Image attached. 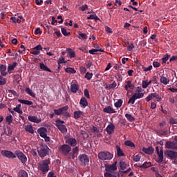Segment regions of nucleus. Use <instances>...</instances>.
<instances>
[{"instance_id": "1a4fd4ad", "label": "nucleus", "mask_w": 177, "mask_h": 177, "mask_svg": "<svg viewBox=\"0 0 177 177\" xmlns=\"http://www.w3.org/2000/svg\"><path fill=\"white\" fill-rule=\"evenodd\" d=\"M156 154H158L159 159L157 160V162H162L164 161V151L162 149L160 150L158 147H156Z\"/></svg>"}, {"instance_id": "864d4df0", "label": "nucleus", "mask_w": 177, "mask_h": 177, "mask_svg": "<svg viewBox=\"0 0 177 177\" xmlns=\"http://www.w3.org/2000/svg\"><path fill=\"white\" fill-rule=\"evenodd\" d=\"M79 35H80L79 37L80 39H81V38L82 39H86V38H88V36L85 33L79 32Z\"/></svg>"}, {"instance_id": "f03ea898", "label": "nucleus", "mask_w": 177, "mask_h": 177, "mask_svg": "<svg viewBox=\"0 0 177 177\" xmlns=\"http://www.w3.org/2000/svg\"><path fill=\"white\" fill-rule=\"evenodd\" d=\"M97 157L102 161H110V160H112L113 155L109 151H100L98 153Z\"/></svg>"}, {"instance_id": "de8ad7c7", "label": "nucleus", "mask_w": 177, "mask_h": 177, "mask_svg": "<svg viewBox=\"0 0 177 177\" xmlns=\"http://www.w3.org/2000/svg\"><path fill=\"white\" fill-rule=\"evenodd\" d=\"M124 145L126 146H129V147H135V144L131 140L126 141Z\"/></svg>"}, {"instance_id": "bb28decb", "label": "nucleus", "mask_w": 177, "mask_h": 177, "mask_svg": "<svg viewBox=\"0 0 177 177\" xmlns=\"http://www.w3.org/2000/svg\"><path fill=\"white\" fill-rule=\"evenodd\" d=\"M39 67L41 70H43V71H48V73H52V71L49 68H48V66L44 63H40Z\"/></svg>"}, {"instance_id": "7c9ffc66", "label": "nucleus", "mask_w": 177, "mask_h": 177, "mask_svg": "<svg viewBox=\"0 0 177 177\" xmlns=\"http://www.w3.org/2000/svg\"><path fill=\"white\" fill-rule=\"evenodd\" d=\"M25 131H26V132H29V133H34V128L31 125L25 126Z\"/></svg>"}, {"instance_id": "5fc2aeb1", "label": "nucleus", "mask_w": 177, "mask_h": 177, "mask_svg": "<svg viewBox=\"0 0 177 177\" xmlns=\"http://www.w3.org/2000/svg\"><path fill=\"white\" fill-rule=\"evenodd\" d=\"M135 100H136V99L135 98V97L133 95H132L129 101H128V104H129L130 103H131L132 104H135Z\"/></svg>"}, {"instance_id": "69168bd1", "label": "nucleus", "mask_w": 177, "mask_h": 177, "mask_svg": "<svg viewBox=\"0 0 177 177\" xmlns=\"http://www.w3.org/2000/svg\"><path fill=\"white\" fill-rule=\"evenodd\" d=\"M56 124L55 125H62V124H64V121L61 120L60 119H57L56 121Z\"/></svg>"}, {"instance_id": "20e7f679", "label": "nucleus", "mask_w": 177, "mask_h": 177, "mask_svg": "<svg viewBox=\"0 0 177 177\" xmlns=\"http://www.w3.org/2000/svg\"><path fill=\"white\" fill-rule=\"evenodd\" d=\"M37 153L41 158L46 157V156H49V153H50V149H49L47 145H42L37 151Z\"/></svg>"}, {"instance_id": "5701e85b", "label": "nucleus", "mask_w": 177, "mask_h": 177, "mask_svg": "<svg viewBox=\"0 0 177 177\" xmlns=\"http://www.w3.org/2000/svg\"><path fill=\"white\" fill-rule=\"evenodd\" d=\"M66 143L70 145V146L75 147V146H77V140H75V138H69L67 140Z\"/></svg>"}, {"instance_id": "dca6fc26", "label": "nucleus", "mask_w": 177, "mask_h": 177, "mask_svg": "<svg viewBox=\"0 0 177 177\" xmlns=\"http://www.w3.org/2000/svg\"><path fill=\"white\" fill-rule=\"evenodd\" d=\"M6 65L0 64V73L3 77H6L8 75V72L6 71Z\"/></svg>"}, {"instance_id": "79ce46f5", "label": "nucleus", "mask_w": 177, "mask_h": 177, "mask_svg": "<svg viewBox=\"0 0 177 177\" xmlns=\"http://www.w3.org/2000/svg\"><path fill=\"white\" fill-rule=\"evenodd\" d=\"M66 73H69L70 74H75L77 71L73 68H66L65 69Z\"/></svg>"}, {"instance_id": "2eb2a0df", "label": "nucleus", "mask_w": 177, "mask_h": 177, "mask_svg": "<svg viewBox=\"0 0 177 177\" xmlns=\"http://www.w3.org/2000/svg\"><path fill=\"white\" fill-rule=\"evenodd\" d=\"M46 132H48V129H46L45 127H40L37 129V133L41 136V138L46 136Z\"/></svg>"}, {"instance_id": "9d476101", "label": "nucleus", "mask_w": 177, "mask_h": 177, "mask_svg": "<svg viewBox=\"0 0 177 177\" xmlns=\"http://www.w3.org/2000/svg\"><path fill=\"white\" fill-rule=\"evenodd\" d=\"M79 160L82 164H83L84 166L87 165V164L89 162V157H88L86 154H81L78 157Z\"/></svg>"}, {"instance_id": "e2e57ef3", "label": "nucleus", "mask_w": 177, "mask_h": 177, "mask_svg": "<svg viewBox=\"0 0 177 177\" xmlns=\"http://www.w3.org/2000/svg\"><path fill=\"white\" fill-rule=\"evenodd\" d=\"M63 63H67V62L64 60V57L59 58L58 59V64H63Z\"/></svg>"}, {"instance_id": "8fccbe9b", "label": "nucleus", "mask_w": 177, "mask_h": 177, "mask_svg": "<svg viewBox=\"0 0 177 177\" xmlns=\"http://www.w3.org/2000/svg\"><path fill=\"white\" fill-rule=\"evenodd\" d=\"M61 31L63 35H64V37H68V35H70V32H68L67 30H66V28H62Z\"/></svg>"}, {"instance_id": "338daca9", "label": "nucleus", "mask_w": 177, "mask_h": 177, "mask_svg": "<svg viewBox=\"0 0 177 177\" xmlns=\"http://www.w3.org/2000/svg\"><path fill=\"white\" fill-rule=\"evenodd\" d=\"M151 81H152V82H153V84H157V82L158 81V77L157 76H153L152 77Z\"/></svg>"}, {"instance_id": "bf43d9fd", "label": "nucleus", "mask_w": 177, "mask_h": 177, "mask_svg": "<svg viewBox=\"0 0 177 177\" xmlns=\"http://www.w3.org/2000/svg\"><path fill=\"white\" fill-rule=\"evenodd\" d=\"M54 113H55V114L56 115H63V114L62 113V111L60 110V109L54 110Z\"/></svg>"}, {"instance_id": "4be33fe9", "label": "nucleus", "mask_w": 177, "mask_h": 177, "mask_svg": "<svg viewBox=\"0 0 177 177\" xmlns=\"http://www.w3.org/2000/svg\"><path fill=\"white\" fill-rule=\"evenodd\" d=\"M103 111L104 113H106L107 114H113V113H115V111H114V109H113L110 106H108L107 107L104 108Z\"/></svg>"}, {"instance_id": "423d86ee", "label": "nucleus", "mask_w": 177, "mask_h": 177, "mask_svg": "<svg viewBox=\"0 0 177 177\" xmlns=\"http://www.w3.org/2000/svg\"><path fill=\"white\" fill-rule=\"evenodd\" d=\"M106 174H113L114 171H117V162H113L111 165H105Z\"/></svg>"}, {"instance_id": "6e6d98bb", "label": "nucleus", "mask_w": 177, "mask_h": 177, "mask_svg": "<svg viewBox=\"0 0 177 177\" xmlns=\"http://www.w3.org/2000/svg\"><path fill=\"white\" fill-rule=\"evenodd\" d=\"M133 160L136 162H138V161H140V156L139 154L134 156Z\"/></svg>"}, {"instance_id": "9b49d317", "label": "nucleus", "mask_w": 177, "mask_h": 177, "mask_svg": "<svg viewBox=\"0 0 177 177\" xmlns=\"http://www.w3.org/2000/svg\"><path fill=\"white\" fill-rule=\"evenodd\" d=\"M42 46L41 44L37 45L30 50V53L35 55V56H38L41 53L40 50H42Z\"/></svg>"}, {"instance_id": "72a5a7b5", "label": "nucleus", "mask_w": 177, "mask_h": 177, "mask_svg": "<svg viewBox=\"0 0 177 177\" xmlns=\"http://www.w3.org/2000/svg\"><path fill=\"white\" fill-rule=\"evenodd\" d=\"M25 92H26L28 95H29V96H31L32 97H35V93H34V92H32L30 88L27 87V88L25 89Z\"/></svg>"}, {"instance_id": "aec40b11", "label": "nucleus", "mask_w": 177, "mask_h": 177, "mask_svg": "<svg viewBox=\"0 0 177 177\" xmlns=\"http://www.w3.org/2000/svg\"><path fill=\"white\" fill-rule=\"evenodd\" d=\"M28 120L30 121V122H35L36 124H39L41 122V119H38L37 116H32V115H29L28 117Z\"/></svg>"}, {"instance_id": "f704fd0d", "label": "nucleus", "mask_w": 177, "mask_h": 177, "mask_svg": "<svg viewBox=\"0 0 177 177\" xmlns=\"http://www.w3.org/2000/svg\"><path fill=\"white\" fill-rule=\"evenodd\" d=\"M156 132H157V133L159 136H167L168 135V131L167 130H165V131L159 130Z\"/></svg>"}, {"instance_id": "c9c22d12", "label": "nucleus", "mask_w": 177, "mask_h": 177, "mask_svg": "<svg viewBox=\"0 0 177 177\" xmlns=\"http://www.w3.org/2000/svg\"><path fill=\"white\" fill-rule=\"evenodd\" d=\"M125 117H126L127 120H128V121H129V122H133V121H135V118H133V116H132V115H131L129 113H126Z\"/></svg>"}, {"instance_id": "603ef678", "label": "nucleus", "mask_w": 177, "mask_h": 177, "mask_svg": "<svg viewBox=\"0 0 177 177\" xmlns=\"http://www.w3.org/2000/svg\"><path fill=\"white\" fill-rule=\"evenodd\" d=\"M59 110H61L62 114H64V113L68 110V106H65L62 108H59Z\"/></svg>"}, {"instance_id": "393cba45", "label": "nucleus", "mask_w": 177, "mask_h": 177, "mask_svg": "<svg viewBox=\"0 0 177 177\" xmlns=\"http://www.w3.org/2000/svg\"><path fill=\"white\" fill-rule=\"evenodd\" d=\"M116 151L118 157H124L125 156L124 151H122V149H121V147L118 145H116Z\"/></svg>"}, {"instance_id": "c85d7f7f", "label": "nucleus", "mask_w": 177, "mask_h": 177, "mask_svg": "<svg viewBox=\"0 0 177 177\" xmlns=\"http://www.w3.org/2000/svg\"><path fill=\"white\" fill-rule=\"evenodd\" d=\"M18 102L22 104H26L27 106H31L33 104L32 101H28L27 100H18Z\"/></svg>"}, {"instance_id": "680f3d73", "label": "nucleus", "mask_w": 177, "mask_h": 177, "mask_svg": "<svg viewBox=\"0 0 177 177\" xmlns=\"http://www.w3.org/2000/svg\"><path fill=\"white\" fill-rule=\"evenodd\" d=\"M84 96H86L87 97V99H89L91 97V96L89 95V91H88V89H84Z\"/></svg>"}, {"instance_id": "4d7b16f0", "label": "nucleus", "mask_w": 177, "mask_h": 177, "mask_svg": "<svg viewBox=\"0 0 177 177\" xmlns=\"http://www.w3.org/2000/svg\"><path fill=\"white\" fill-rule=\"evenodd\" d=\"M149 86V84L147 83V80H143L142 83V86L144 89H146L147 86Z\"/></svg>"}, {"instance_id": "f3484780", "label": "nucleus", "mask_w": 177, "mask_h": 177, "mask_svg": "<svg viewBox=\"0 0 177 177\" xmlns=\"http://www.w3.org/2000/svg\"><path fill=\"white\" fill-rule=\"evenodd\" d=\"M73 115L75 120H78L79 118H83L84 112H82V111H75L73 113Z\"/></svg>"}, {"instance_id": "a18cd8bd", "label": "nucleus", "mask_w": 177, "mask_h": 177, "mask_svg": "<svg viewBox=\"0 0 177 177\" xmlns=\"http://www.w3.org/2000/svg\"><path fill=\"white\" fill-rule=\"evenodd\" d=\"M6 79L3 77V76L0 75V86L6 85Z\"/></svg>"}, {"instance_id": "4c0bfd02", "label": "nucleus", "mask_w": 177, "mask_h": 177, "mask_svg": "<svg viewBox=\"0 0 177 177\" xmlns=\"http://www.w3.org/2000/svg\"><path fill=\"white\" fill-rule=\"evenodd\" d=\"M117 86V82L114 81L112 84L106 86V89H114Z\"/></svg>"}, {"instance_id": "ea45409f", "label": "nucleus", "mask_w": 177, "mask_h": 177, "mask_svg": "<svg viewBox=\"0 0 177 177\" xmlns=\"http://www.w3.org/2000/svg\"><path fill=\"white\" fill-rule=\"evenodd\" d=\"M6 122H8V125H10L12 122H13V117L12 116V115H9L8 116H6Z\"/></svg>"}, {"instance_id": "b1692460", "label": "nucleus", "mask_w": 177, "mask_h": 177, "mask_svg": "<svg viewBox=\"0 0 177 177\" xmlns=\"http://www.w3.org/2000/svg\"><path fill=\"white\" fill-rule=\"evenodd\" d=\"M57 128L62 132V133H66L67 132V128L64 124H58L56 125Z\"/></svg>"}, {"instance_id": "a878e982", "label": "nucleus", "mask_w": 177, "mask_h": 177, "mask_svg": "<svg viewBox=\"0 0 177 177\" xmlns=\"http://www.w3.org/2000/svg\"><path fill=\"white\" fill-rule=\"evenodd\" d=\"M160 81L163 85H168V84H169V80L163 75L160 76Z\"/></svg>"}, {"instance_id": "3c124183", "label": "nucleus", "mask_w": 177, "mask_h": 177, "mask_svg": "<svg viewBox=\"0 0 177 177\" xmlns=\"http://www.w3.org/2000/svg\"><path fill=\"white\" fill-rule=\"evenodd\" d=\"M142 68L143 69V71H145V73H147V71H151L152 68H153V66L150 65L148 67H145L142 66Z\"/></svg>"}, {"instance_id": "13d9d810", "label": "nucleus", "mask_w": 177, "mask_h": 177, "mask_svg": "<svg viewBox=\"0 0 177 177\" xmlns=\"http://www.w3.org/2000/svg\"><path fill=\"white\" fill-rule=\"evenodd\" d=\"M8 93H12V95H13L15 96H19V94L15 90L9 89V90H8Z\"/></svg>"}, {"instance_id": "a19ab883", "label": "nucleus", "mask_w": 177, "mask_h": 177, "mask_svg": "<svg viewBox=\"0 0 177 177\" xmlns=\"http://www.w3.org/2000/svg\"><path fill=\"white\" fill-rule=\"evenodd\" d=\"M67 50L69 53V57H71V59L73 57H75V52L73 50V49L67 48Z\"/></svg>"}, {"instance_id": "c03bdc74", "label": "nucleus", "mask_w": 177, "mask_h": 177, "mask_svg": "<svg viewBox=\"0 0 177 177\" xmlns=\"http://www.w3.org/2000/svg\"><path fill=\"white\" fill-rule=\"evenodd\" d=\"M123 101L122 100L120 99L118 100L117 102L114 104L115 107H117L118 109L121 107L122 106Z\"/></svg>"}, {"instance_id": "2f4dec72", "label": "nucleus", "mask_w": 177, "mask_h": 177, "mask_svg": "<svg viewBox=\"0 0 177 177\" xmlns=\"http://www.w3.org/2000/svg\"><path fill=\"white\" fill-rule=\"evenodd\" d=\"M133 96L136 98V100H137V99H142V97H143L145 96V93H135Z\"/></svg>"}, {"instance_id": "ddd939ff", "label": "nucleus", "mask_w": 177, "mask_h": 177, "mask_svg": "<svg viewBox=\"0 0 177 177\" xmlns=\"http://www.w3.org/2000/svg\"><path fill=\"white\" fill-rule=\"evenodd\" d=\"M78 151H80V149L78 148V147H75L72 149V152H70L69 156H68V158L69 159H73L74 160L77 156H78Z\"/></svg>"}, {"instance_id": "473e14b6", "label": "nucleus", "mask_w": 177, "mask_h": 177, "mask_svg": "<svg viewBox=\"0 0 177 177\" xmlns=\"http://www.w3.org/2000/svg\"><path fill=\"white\" fill-rule=\"evenodd\" d=\"M139 168H149L151 167V162H145L142 165H138Z\"/></svg>"}, {"instance_id": "f257e3e1", "label": "nucleus", "mask_w": 177, "mask_h": 177, "mask_svg": "<svg viewBox=\"0 0 177 177\" xmlns=\"http://www.w3.org/2000/svg\"><path fill=\"white\" fill-rule=\"evenodd\" d=\"M50 164V158L44 160L42 163H38V169L44 174H46L49 171V165Z\"/></svg>"}, {"instance_id": "412c9836", "label": "nucleus", "mask_w": 177, "mask_h": 177, "mask_svg": "<svg viewBox=\"0 0 177 177\" xmlns=\"http://www.w3.org/2000/svg\"><path fill=\"white\" fill-rule=\"evenodd\" d=\"M78 89H80V86L77 83H73L71 85V91L73 93H77V91H78Z\"/></svg>"}, {"instance_id": "37998d69", "label": "nucleus", "mask_w": 177, "mask_h": 177, "mask_svg": "<svg viewBox=\"0 0 177 177\" xmlns=\"http://www.w3.org/2000/svg\"><path fill=\"white\" fill-rule=\"evenodd\" d=\"M4 133L6 135V136H10L12 133V129H10V127H7V131L4 130Z\"/></svg>"}, {"instance_id": "0e129e2a", "label": "nucleus", "mask_w": 177, "mask_h": 177, "mask_svg": "<svg viewBox=\"0 0 177 177\" xmlns=\"http://www.w3.org/2000/svg\"><path fill=\"white\" fill-rule=\"evenodd\" d=\"M169 123L170 124H177V119H175L174 118H171L169 119Z\"/></svg>"}, {"instance_id": "7ed1b4c3", "label": "nucleus", "mask_w": 177, "mask_h": 177, "mask_svg": "<svg viewBox=\"0 0 177 177\" xmlns=\"http://www.w3.org/2000/svg\"><path fill=\"white\" fill-rule=\"evenodd\" d=\"M59 151L62 156H68L71 152V147L67 144H64L59 147Z\"/></svg>"}, {"instance_id": "39448f33", "label": "nucleus", "mask_w": 177, "mask_h": 177, "mask_svg": "<svg viewBox=\"0 0 177 177\" xmlns=\"http://www.w3.org/2000/svg\"><path fill=\"white\" fill-rule=\"evenodd\" d=\"M15 156L18 158V159L21 162L22 164H26L27 162V156L24 154L23 152L20 151H15Z\"/></svg>"}, {"instance_id": "6e6552de", "label": "nucleus", "mask_w": 177, "mask_h": 177, "mask_svg": "<svg viewBox=\"0 0 177 177\" xmlns=\"http://www.w3.org/2000/svg\"><path fill=\"white\" fill-rule=\"evenodd\" d=\"M165 156L169 160H174V158H177V152L172 150H167L165 151Z\"/></svg>"}, {"instance_id": "f8f14e48", "label": "nucleus", "mask_w": 177, "mask_h": 177, "mask_svg": "<svg viewBox=\"0 0 177 177\" xmlns=\"http://www.w3.org/2000/svg\"><path fill=\"white\" fill-rule=\"evenodd\" d=\"M165 147L167 149H172V150H176L177 142H176V141H167L165 143Z\"/></svg>"}, {"instance_id": "6ab92c4d", "label": "nucleus", "mask_w": 177, "mask_h": 177, "mask_svg": "<svg viewBox=\"0 0 177 177\" xmlns=\"http://www.w3.org/2000/svg\"><path fill=\"white\" fill-rule=\"evenodd\" d=\"M142 151L145 153V154H153V153H154V148H153V147H149L148 148L143 147Z\"/></svg>"}, {"instance_id": "49530a36", "label": "nucleus", "mask_w": 177, "mask_h": 177, "mask_svg": "<svg viewBox=\"0 0 177 177\" xmlns=\"http://www.w3.org/2000/svg\"><path fill=\"white\" fill-rule=\"evenodd\" d=\"M92 77H93V74L89 72H87L84 76V78L88 80V81H90V80H92Z\"/></svg>"}, {"instance_id": "052dcab7", "label": "nucleus", "mask_w": 177, "mask_h": 177, "mask_svg": "<svg viewBox=\"0 0 177 177\" xmlns=\"http://www.w3.org/2000/svg\"><path fill=\"white\" fill-rule=\"evenodd\" d=\"M14 111H15L16 113H18V114H23V111L21 109H20V108H14L13 109Z\"/></svg>"}, {"instance_id": "0eeeda50", "label": "nucleus", "mask_w": 177, "mask_h": 177, "mask_svg": "<svg viewBox=\"0 0 177 177\" xmlns=\"http://www.w3.org/2000/svg\"><path fill=\"white\" fill-rule=\"evenodd\" d=\"M1 154L3 157H6V158H16V154L8 150H1Z\"/></svg>"}, {"instance_id": "774afa93", "label": "nucleus", "mask_w": 177, "mask_h": 177, "mask_svg": "<svg viewBox=\"0 0 177 177\" xmlns=\"http://www.w3.org/2000/svg\"><path fill=\"white\" fill-rule=\"evenodd\" d=\"M48 177H57L53 171H50L48 175Z\"/></svg>"}, {"instance_id": "cd10ccee", "label": "nucleus", "mask_w": 177, "mask_h": 177, "mask_svg": "<svg viewBox=\"0 0 177 177\" xmlns=\"http://www.w3.org/2000/svg\"><path fill=\"white\" fill-rule=\"evenodd\" d=\"M16 67H17V62H14L12 65H9L8 66V73L10 74V73H12V71L15 70Z\"/></svg>"}, {"instance_id": "58836bf2", "label": "nucleus", "mask_w": 177, "mask_h": 177, "mask_svg": "<svg viewBox=\"0 0 177 177\" xmlns=\"http://www.w3.org/2000/svg\"><path fill=\"white\" fill-rule=\"evenodd\" d=\"M119 165L122 171H125V169H127V164L125 163V162L121 160L119 163Z\"/></svg>"}, {"instance_id": "09e8293b", "label": "nucleus", "mask_w": 177, "mask_h": 177, "mask_svg": "<svg viewBox=\"0 0 177 177\" xmlns=\"http://www.w3.org/2000/svg\"><path fill=\"white\" fill-rule=\"evenodd\" d=\"M168 59H169V55L168 54L165 55L164 57L162 58V64L167 63Z\"/></svg>"}, {"instance_id": "c756f323", "label": "nucleus", "mask_w": 177, "mask_h": 177, "mask_svg": "<svg viewBox=\"0 0 177 177\" xmlns=\"http://www.w3.org/2000/svg\"><path fill=\"white\" fill-rule=\"evenodd\" d=\"M80 104L83 107H86V106H88V101L86 100V98L82 97L80 101Z\"/></svg>"}, {"instance_id": "a211bd4d", "label": "nucleus", "mask_w": 177, "mask_h": 177, "mask_svg": "<svg viewBox=\"0 0 177 177\" xmlns=\"http://www.w3.org/2000/svg\"><path fill=\"white\" fill-rule=\"evenodd\" d=\"M133 88H135V85L132 84L131 80L126 82V84L124 86L125 91H129V89H133Z\"/></svg>"}, {"instance_id": "4468645a", "label": "nucleus", "mask_w": 177, "mask_h": 177, "mask_svg": "<svg viewBox=\"0 0 177 177\" xmlns=\"http://www.w3.org/2000/svg\"><path fill=\"white\" fill-rule=\"evenodd\" d=\"M115 129V126H114L113 123H111L106 127L105 130H106V132L108 133V135H113Z\"/></svg>"}, {"instance_id": "e433bc0d", "label": "nucleus", "mask_w": 177, "mask_h": 177, "mask_svg": "<svg viewBox=\"0 0 177 177\" xmlns=\"http://www.w3.org/2000/svg\"><path fill=\"white\" fill-rule=\"evenodd\" d=\"M19 177H28V174H27V171L24 170L19 171L18 174Z\"/></svg>"}]
</instances>
